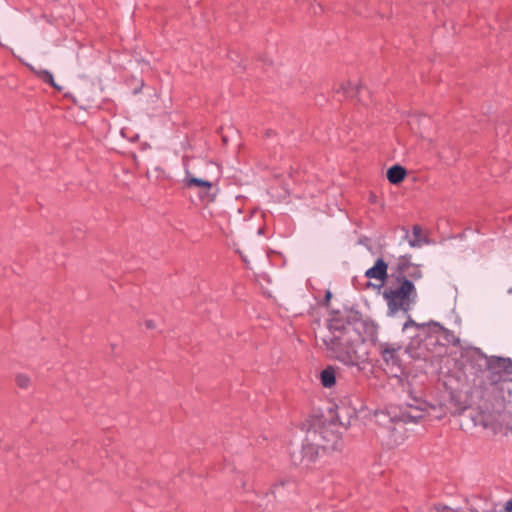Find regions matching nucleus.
Segmentation results:
<instances>
[{
  "instance_id": "f257e3e1",
  "label": "nucleus",
  "mask_w": 512,
  "mask_h": 512,
  "mask_svg": "<svg viewBox=\"0 0 512 512\" xmlns=\"http://www.w3.org/2000/svg\"><path fill=\"white\" fill-rule=\"evenodd\" d=\"M417 290L414 283L410 279L391 281L384 287L383 298L387 304V315L395 317L402 314L407 318L403 324V331L408 330L410 327L416 328L419 332H432V333H447L439 323H416L408 314L417 301Z\"/></svg>"
},
{
  "instance_id": "f03ea898",
  "label": "nucleus",
  "mask_w": 512,
  "mask_h": 512,
  "mask_svg": "<svg viewBox=\"0 0 512 512\" xmlns=\"http://www.w3.org/2000/svg\"><path fill=\"white\" fill-rule=\"evenodd\" d=\"M429 404L421 398L411 397L403 408H390L375 414L378 425L381 426V435L389 446H398L406 437L405 425L417 424L423 419Z\"/></svg>"
},
{
  "instance_id": "7ed1b4c3",
  "label": "nucleus",
  "mask_w": 512,
  "mask_h": 512,
  "mask_svg": "<svg viewBox=\"0 0 512 512\" xmlns=\"http://www.w3.org/2000/svg\"><path fill=\"white\" fill-rule=\"evenodd\" d=\"M349 314L335 312L328 321L329 335L322 339L329 356L345 365H352V336Z\"/></svg>"
},
{
  "instance_id": "20e7f679",
  "label": "nucleus",
  "mask_w": 512,
  "mask_h": 512,
  "mask_svg": "<svg viewBox=\"0 0 512 512\" xmlns=\"http://www.w3.org/2000/svg\"><path fill=\"white\" fill-rule=\"evenodd\" d=\"M309 443L322 447V451H335L342 448L340 426L333 421L314 422L307 430Z\"/></svg>"
},
{
  "instance_id": "39448f33",
  "label": "nucleus",
  "mask_w": 512,
  "mask_h": 512,
  "mask_svg": "<svg viewBox=\"0 0 512 512\" xmlns=\"http://www.w3.org/2000/svg\"><path fill=\"white\" fill-rule=\"evenodd\" d=\"M295 488L292 481H281L275 484L269 493L256 495L255 503L262 511H268L274 506L273 500H284L288 493Z\"/></svg>"
},
{
  "instance_id": "423d86ee",
  "label": "nucleus",
  "mask_w": 512,
  "mask_h": 512,
  "mask_svg": "<svg viewBox=\"0 0 512 512\" xmlns=\"http://www.w3.org/2000/svg\"><path fill=\"white\" fill-rule=\"evenodd\" d=\"M309 442L310 441L308 440L307 432L306 437L302 442L301 448L291 450L290 452L291 461L293 464L309 467L312 463L315 462L319 456L320 451H322V447Z\"/></svg>"
},
{
  "instance_id": "0eeeda50",
  "label": "nucleus",
  "mask_w": 512,
  "mask_h": 512,
  "mask_svg": "<svg viewBox=\"0 0 512 512\" xmlns=\"http://www.w3.org/2000/svg\"><path fill=\"white\" fill-rule=\"evenodd\" d=\"M354 332H356L361 341L374 342L377 338V326L368 318H357L354 314Z\"/></svg>"
},
{
  "instance_id": "6e6552de",
  "label": "nucleus",
  "mask_w": 512,
  "mask_h": 512,
  "mask_svg": "<svg viewBox=\"0 0 512 512\" xmlns=\"http://www.w3.org/2000/svg\"><path fill=\"white\" fill-rule=\"evenodd\" d=\"M412 263L410 258L401 256L396 264L391 267V279L403 280L407 278V272L411 269Z\"/></svg>"
},
{
  "instance_id": "1a4fd4ad",
  "label": "nucleus",
  "mask_w": 512,
  "mask_h": 512,
  "mask_svg": "<svg viewBox=\"0 0 512 512\" xmlns=\"http://www.w3.org/2000/svg\"><path fill=\"white\" fill-rule=\"evenodd\" d=\"M387 268L388 264L382 258H378L375 264L365 272V275L370 279L383 282L387 278Z\"/></svg>"
},
{
  "instance_id": "9d476101",
  "label": "nucleus",
  "mask_w": 512,
  "mask_h": 512,
  "mask_svg": "<svg viewBox=\"0 0 512 512\" xmlns=\"http://www.w3.org/2000/svg\"><path fill=\"white\" fill-rule=\"evenodd\" d=\"M400 346L384 344L382 345V358L387 365L398 366V352Z\"/></svg>"
},
{
  "instance_id": "9b49d317",
  "label": "nucleus",
  "mask_w": 512,
  "mask_h": 512,
  "mask_svg": "<svg viewBox=\"0 0 512 512\" xmlns=\"http://www.w3.org/2000/svg\"><path fill=\"white\" fill-rule=\"evenodd\" d=\"M320 382L325 388H332L336 384V370L333 366H328L321 371Z\"/></svg>"
},
{
  "instance_id": "f8f14e48",
  "label": "nucleus",
  "mask_w": 512,
  "mask_h": 512,
  "mask_svg": "<svg viewBox=\"0 0 512 512\" xmlns=\"http://www.w3.org/2000/svg\"><path fill=\"white\" fill-rule=\"evenodd\" d=\"M29 69L34 72L43 82L51 85L53 88L57 89V90H62V87L59 86L55 81H54V76L53 74L49 71V70H46V69H35L33 66L31 65H28Z\"/></svg>"
},
{
  "instance_id": "ddd939ff",
  "label": "nucleus",
  "mask_w": 512,
  "mask_h": 512,
  "mask_svg": "<svg viewBox=\"0 0 512 512\" xmlns=\"http://www.w3.org/2000/svg\"><path fill=\"white\" fill-rule=\"evenodd\" d=\"M406 175L405 169L400 165H394L387 171V179L392 184H398Z\"/></svg>"
},
{
  "instance_id": "4468645a",
  "label": "nucleus",
  "mask_w": 512,
  "mask_h": 512,
  "mask_svg": "<svg viewBox=\"0 0 512 512\" xmlns=\"http://www.w3.org/2000/svg\"><path fill=\"white\" fill-rule=\"evenodd\" d=\"M185 183H186V186H188V187H194V186L200 187V188L204 189L205 191H208L212 188V183L210 181H207V180H204L201 178H197V177H192L189 175L186 176Z\"/></svg>"
},
{
  "instance_id": "2eb2a0df",
  "label": "nucleus",
  "mask_w": 512,
  "mask_h": 512,
  "mask_svg": "<svg viewBox=\"0 0 512 512\" xmlns=\"http://www.w3.org/2000/svg\"><path fill=\"white\" fill-rule=\"evenodd\" d=\"M409 245L412 248H419L422 246V239H421V228L419 226L413 227V237L409 239Z\"/></svg>"
},
{
  "instance_id": "dca6fc26",
  "label": "nucleus",
  "mask_w": 512,
  "mask_h": 512,
  "mask_svg": "<svg viewBox=\"0 0 512 512\" xmlns=\"http://www.w3.org/2000/svg\"><path fill=\"white\" fill-rule=\"evenodd\" d=\"M407 278L414 283V281L422 278V272L417 266L412 265L411 269L407 272Z\"/></svg>"
},
{
  "instance_id": "f3484780",
  "label": "nucleus",
  "mask_w": 512,
  "mask_h": 512,
  "mask_svg": "<svg viewBox=\"0 0 512 512\" xmlns=\"http://www.w3.org/2000/svg\"><path fill=\"white\" fill-rule=\"evenodd\" d=\"M16 381L21 388H27L30 384V378L24 374H19Z\"/></svg>"
},
{
  "instance_id": "a211bd4d",
  "label": "nucleus",
  "mask_w": 512,
  "mask_h": 512,
  "mask_svg": "<svg viewBox=\"0 0 512 512\" xmlns=\"http://www.w3.org/2000/svg\"><path fill=\"white\" fill-rule=\"evenodd\" d=\"M498 362L505 369H507L508 367H512V363H511L510 360H506V359H503V358H498Z\"/></svg>"
},
{
  "instance_id": "6ab92c4d",
  "label": "nucleus",
  "mask_w": 512,
  "mask_h": 512,
  "mask_svg": "<svg viewBox=\"0 0 512 512\" xmlns=\"http://www.w3.org/2000/svg\"><path fill=\"white\" fill-rule=\"evenodd\" d=\"M505 512H512V498L505 503Z\"/></svg>"
},
{
  "instance_id": "aec40b11",
  "label": "nucleus",
  "mask_w": 512,
  "mask_h": 512,
  "mask_svg": "<svg viewBox=\"0 0 512 512\" xmlns=\"http://www.w3.org/2000/svg\"><path fill=\"white\" fill-rule=\"evenodd\" d=\"M145 325H146V327H147L148 329H153V328H155V323H154V321H153V320H147V321L145 322Z\"/></svg>"
},
{
  "instance_id": "412c9836",
  "label": "nucleus",
  "mask_w": 512,
  "mask_h": 512,
  "mask_svg": "<svg viewBox=\"0 0 512 512\" xmlns=\"http://www.w3.org/2000/svg\"><path fill=\"white\" fill-rule=\"evenodd\" d=\"M436 509L438 511H444V510H449L450 508L448 506H445V505H439L436 507Z\"/></svg>"
},
{
  "instance_id": "4be33fe9",
  "label": "nucleus",
  "mask_w": 512,
  "mask_h": 512,
  "mask_svg": "<svg viewBox=\"0 0 512 512\" xmlns=\"http://www.w3.org/2000/svg\"><path fill=\"white\" fill-rule=\"evenodd\" d=\"M331 296H332L331 292L327 291L326 294H325V301H326V303L329 302V300L331 299Z\"/></svg>"
},
{
  "instance_id": "5701e85b",
  "label": "nucleus",
  "mask_w": 512,
  "mask_h": 512,
  "mask_svg": "<svg viewBox=\"0 0 512 512\" xmlns=\"http://www.w3.org/2000/svg\"><path fill=\"white\" fill-rule=\"evenodd\" d=\"M452 343H453L454 345H457V344L459 343V339L453 336Z\"/></svg>"
},
{
  "instance_id": "b1692460",
  "label": "nucleus",
  "mask_w": 512,
  "mask_h": 512,
  "mask_svg": "<svg viewBox=\"0 0 512 512\" xmlns=\"http://www.w3.org/2000/svg\"><path fill=\"white\" fill-rule=\"evenodd\" d=\"M351 415L348 416V420H347V423L350 424V419H351Z\"/></svg>"
}]
</instances>
